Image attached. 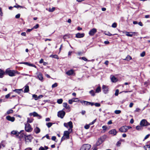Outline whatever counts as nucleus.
<instances>
[{
    "label": "nucleus",
    "mask_w": 150,
    "mask_h": 150,
    "mask_svg": "<svg viewBox=\"0 0 150 150\" xmlns=\"http://www.w3.org/2000/svg\"><path fill=\"white\" fill-rule=\"evenodd\" d=\"M94 103H91L89 102L88 105H91V106H93L94 105Z\"/></svg>",
    "instance_id": "nucleus-62"
},
{
    "label": "nucleus",
    "mask_w": 150,
    "mask_h": 150,
    "mask_svg": "<svg viewBox=\"0 0 150 150\" xmlns=\"http://www.w3.org/2000/svg\"><path fill=\"white\" fill-rule=\"evenodd\" d=\"M123 33H125L126 35L128 36L132 37L133 34H135V33L134 32H123Z\"/></svg>",
    "instance_id": "nucleus-12"
},
{
    "label": "nucleus",
    "mask_w": 150,
    "mask_h": 150,
    "mask_svg": "<svg viewBox=\"0 0 150 150\" xmlns=\"http://www.w3.org/2000/svg\"><path fill=\"white\" fill-rule=\"evenodd\" d=\"M11 134L15 135L16 136H18L19 135V133L16 131L13 130L11 132Z\"/></svg>",
    "instance_id": "nucleus-23"
},
{
    "label": "nucleus",
    "mask_w": 150,
    "mask_h": 150,
    "mask_svg": "<svg viewBox=\"0 0 150 150\" xmlns=\"http://www.w3.org/2000/svg\"><path fill=\"white\" fill-rule=\"evenodd\" d=\"M94 105L96 107H100V104L98 103H94Z\"/></svg>",
    "instance_id": "nucleus-45"
},
{
    "label": "nucleus",
    "mask_w": 150,
    "mask_h": 150,
    "mask_svg": "<svg viewBox=\"0 0 150 150\" xmlns=\"http://www.w3.org/2000/svg\"><path fill=\"white\" fill-rule=\"evenodd\" d=\"M105 35H108V36H110L112 35L109 32H105Z\"/></svg>",
    "instance_id": "nucleus-36"
},
{
    "label": "nucleus",
    "mask_w": 150,
    "mask_h": 150,
    "mask_svg": "<svg viewBox=\"0 0 150 150\" xmlns=\"http://www.w3.org/2000/svg\"><path fill=\"white\" fill-rule=\"evenodd\" d=\"M38 78L41 81H42L43 80V77L42 74L41 73H39L37 76Z\"/></svg>",
    "instance_id": "nucleus-18"
},
{
    "label": "nucleus",
    "mask_w": 150,
    "mask_h": 150,
    "mask_svg": "<svg viewBox=\"0 0 150 150\" xmlns=\"http://www.w3.org/2000/svg\"><path fill=\"white\" fill-rule=\"evenodd\" d=\"M65 112L63 111H60L58 112V116L61 118H63L65 115Z\"/></svg>",
    "instance_id": "nucleus-9"
},
{
    "label": "nucleus",
    "mask_w": 150,
    "mask_h": 150,
    "mask_svg": "<svg viewBox=\"0 0 150 150\" xmlns=\"http://www.w3.org/2000/svg\"><path fill=\"white\" fill-rule=\"evenodd\" d=\"M140 125L141 126H146L148 125H150V123L148 122L145 119H143L141 121Z\"/></svg>",
    "instance_id": "nucleus-6"
},
{
    "label": "nucleus",
    "mask_w": 150,
    "mask_h": 150,
    "mask_svg": "<svg viewBox=\"0 0 150 150\" xmlns=\"http://www.w3.org/2000/svg\"><path fill=\"white\" fill-rule=\"evenodd\" d=\"M149 134H148V135H146L144 137V140H145V139H147L149 137Z\"/></svg>",
    "instance_id": "nucleus-61"
},
{
    "label": "nucleus",
    "mask_w": 150,
    "mask_h": 150,
    "mask_svg": "<svg viewBox=\"0 0 150 150\" xmlns=\"http://www.w3.org/2000/svg\"><path fill=\"white\" fill-rule=\"evenodd\" d=\"M55 9V8L53 7L51 9L50 8L49 9V11L50 12H53L54 10Z\"/></svg>",
    "instance_id": "nucleus-46"
},
{
    "label": "nucleus",
    "mask_w": 150,
    "mask_h": 150,
    "mask_svg": "<svg viewBox=\"0 0 150 150\" xmlns=\"http://www.w3.org/2000/svg\"><path fill=\"white\" fill-rule=\"evenodd\" d=\"M74 73V71L73 69H71L67 71L66 74L68 76L72 75Z\"/></svg>",
    "instance_id": "nucleus-19"
},
{
    "label": "nucleus",
    "mask_w": 150,
    "mask_h": 150,
    "mask_svg": "<svg viewBox=\"0 0 150 150\" xmlns=\"http://www.w3.org/2000/svg\"><path fill=\"white\" fill-rule=\"evenodd\" d=\"M138 24L140 26H142L143 25L142 24V23L141 22H140L138 23Z\"/></svg>",
    "instance_id": "nucleus-64"
},
{
    "label": "nucleus",
    "mask_w": 150,
    "mask_h": 150,
    "mask_svg": "<svg viewBox=\"0 0 150 150\" xmlns=\"http://www.w3.org/2000/svg\"><path fill=\"white\" fill-rule=\"evenodd\" d=\"M97 146H96H96H94L93 148V150H97L98 148L97 147Z\"/></svg>",
    "instance_id": "nucleus-51"
},
{
    "label": "nucleus",
    "mask_w": 150,
    "mask_h": 150,
    "mask_svg": "<svg viewBox=\"0 0 150 150\" xmlns=\"http://www.w3.org/2000/svg\"><path fill=\"white\" fill-rule=\"evenodd\" d=\"M32 139V137L31 135H26L25 137V143L26 144L27 142H31Z\"/></svg>",
    "instance_id": "nucleus-8"
},
{
    "label": "nucleus",
    "mask_w": 150,
    "mask_h": 150,
    "mask_svg": "<svg viewBox=\"0 0 150 150\" xmlns=\"http://www.w3.org/2000/svg\"><path fill=\"white\" fill-rule=\"evenodd\" d=\"M24 93H28L29 91V86L26 85L24 87Z\"/></svg>",
    "instance_id": "nucleus-20"
},
{
    "label": "nucleus",
    "mask_w": 150,
    "mask_h": 150,
    "mask_svg": "<svg viewBox=\"0 0 150 150\" xmlns=\"http://www.w3.org/2000/svg\"><path fill=\"white\" fill-rule=\"evenodd\" d=\"M145 52L144 51L140 54V56L141 57H144L145 55Z\"/></svg>",
    "instance_id": "nucleus-43"
},
{
    "label": "nucleus",
    "mask_w": 150,
    "mask_h": 150,
    "mask_svg": "<svg viewBox=\"0 0 150 150\" xmlns=\"http://www.w3.org/2000/svg\"><path fill=\"white\" fill-rule=\"evenodd\" d=\"M33 119H30L29 118H28L27 122L28 123H32L33 122Z\"/></svg>",
    "instance_id": "nucleus-34"
},
{
    "label": "nucleus",
    "mask_w": 150,
    "mask_h": 150,
    "mask_svg": "<svg viewBox=\"0 0 150 150\" xmlns=\"http://www.w3.org/2000/svg\"><path fill=\"white\" fill-rule=\"evenodd\" d=\"M117 26V23H114L112 24V27L113 28H115Z\"/></svg>",
    "instance_id": "nucleus-42"
},
{
    "label": "nucleus",
    "mask_w": 150,
    "mask_h": 150,
    "mask_svg": "<svg viewBox=\"0 0 150 150\" xmlns=\"http://www.w3.org/2000/svg\"><path fill=\"white\" fill-rule=\"evenodd\" d=\"M14 7H15V8H19V7H21L22 8H23V7L22 6H20V5H17V6H13Z\"/></svg>",
    "instance_id": "nucleus-48"
},
{
    "label": "nucleus",
    "mask_w": 150,
    "mask_h": 150,
    "mask_svg": "<svg viewBox=\"0 0 150 150\" xmlns=\"http://www.w3.org/2000/svg\"><path fill=\"white\" fill-rule=\"evenodd\" d=\"M132 59V57L129 55H127L125 59H123L124 60H127V61H129Z\"/></svg>",
    "instance_id": "nucleus-28"
},
{
    "label": "nucleus",
    "mask_w": 150,
    "mask_h": 150,
    "mask_svg": "<svg viewBox=\"0 0 150 150\" xmlns=\"http://www.w3.org/2000/svg\"><path fill=\"white\" fill-rule=\"evenodd\" d=\"M30 115H33L34 116H39L40 117V118L41 117L35 112H34L33 113H30Z\"/></svg>",
    "instance_id": "nucleus-24"
},
{
    "label": "nucleus",
    "mask_w": 150,
    "mask_h": 150,
    "mask_svg": "<svg viewBox=\"0 0 150 150\" xmlns=\"http://www.w3.org/2000/svg\"><path fill=\"white\" fill-rule=\"evenodd\" d=\"M102 143V140L101 139H98L96 145V146H98Z\"/></svg>",
    "instance_id": "nucleus-22"
},
{
    "label": "nucleus",
    "mask_w": 150,
    "mask_h": 150,
    "mask_svg": "<svg viewBox=\"0 0 150 150\" xmlns=\"http://www.w3.org/2000/svg\"><path fill=\"white\" fill-rule=\"evenodd\" d=\"M84 36V34L78 33L76 34V37L77 38H82Z\"/></svg>",
    "instance_id": "nucleus-13"
},
{
    "label": "nucleus",
    "mask_w": 150,
    "mask_h": 150,
    "mask_svg": "<svg viewBox=\"0 0 150 150\" xmlns=\"http://www.w3.org/2000/svg\"><path fill=\"white\" fill-rule=\"evenodd\" d=\"M114 112L115 114H120L121 112V111L120 110H115Z\"/></svg>",
    "instance_id": "nucleus-38"
},
{
    "label": "nucleus",
    "mask_w": 150,
    "mask_h": 150,
    "mask_svg": "<svg viewBox=\"0 0 150 150\" xmlns=\"http://www.w3.org/2000/svg\"><path fill=\"white\" fill-rule=\"evenodd\" d=\"M119 131L122 132H126L127 131V126H124L121 127L119 129Z\"/></svg>",
    "instance_id": "nucleus-10"
},
{
    "label": "nucleus",
    "mask_w": 150,
    "mask_h": 150,
    "mask_svg": "<svg viewBox=\"0 0 150 150\" xmlns=\"http://www.w3.org/2000/svg\"><path fill=\"white\" fill-rule=\"evenodd\" d=\"M13 112V110L12 109H10L8 110L7 112V114H9L10 113H11Z\"/></svg>",
    "instance_id": "nucleus-41"
},
{
    "label": "nucleus",
    "mask_w": 150,
    "mask_h": 150,
    "mask_svg": "<svg viewBox=\"0 0 150 150\" xmlns=\"http://www.w3.org/2000/svg\"><path fill=\"white\" fill-rule=\"evenodd\" d=\"M34 130V131L35 132V133L36 134L40 132V129L38 127H36L35 128Z\"/></svg>",
    "instance_id": "nucleus-25"
},
{
    "label": "nucleus",
    "mask_w": 150,
    "mask_h": 150,
    "mask_svg": "<svg viewBox=\"0 0 150 150\" xmlns=\"http://www.w3.org/2000/svg\"><path fill=\"white\" fill-rule=\"evenodd\" d=\"M50 57L54 58L57 59H59V57L57 55L55 54V55H52V54L50 56Z\"/></svg>",
    "instance_id": "nucleus-33"
},
{
    "label": "nucleus",
    "mask_w": 150,
    "mask_h": 150,
    "mask_svg": "<svg viewBox=\"0 0 150 150\" xmlns=\"http://www.w3.org/2000/svg\"><path fill=\"white\" fill-rule=\"evenodd\" d=\"M91 147V145L89 144H84L81 146L80 150H89Z\"/></svg>",
    "instance_id": "nucleus-5"
},
{
    "label": "nucleus",
    "mask_w": 150,
    "mask_h": 150,
    "mask_svg": "<svg viewBox=\"0 0 150 150\" xmlns=\"http://www.w3.org/2000/svg\"><path fill=\"white\" fill-rule=\"evenodd\" d=\"M57 83H55L54 84H53L52 86V88H54L57 86Z\"/></svg>",
    "instance_id": "nucleus-47"
},
{
    "label": "nucleus",
    "mask_w": 150,
    "mask_h": 150,
    "mask_svg": "<svg viewBox=\"0 0 150 150\" xmlns=\"http://www.w3.org/2000/svg\"><path fill=\"white\" fill-rule=\"evenodd\" d=\"M5 72L6 74L10 76H15V70H11L9 69H6Z\"/></svg>",
    "instance_id": "nucleus-1"
},
{
    "label": "nucleus",
    "mask_w": 150,
    "mask_h": 150,
    "mask_svg": "<svg viewBox=\"0 0 150 150\" xmlns=\"http://www.w3.org/2000/svg\"><path fill=\"white\" fill-rule=\"evenodd\" d=\"M144 148L146 150H150V145H147L144 146Z\"/></svg>",
    "instance_id": "nucleus-32"
},
{
    "label": "nucleus",
    "mask_w": 150,
    "mask_h": 150,
    "mask_svg": "<svg viewBox=\"0 0 150 150\" xmlns=\"http://www.w3.org/2000/svg\"><path fill=\"white\" fill-rule=\"evenodd\" d=\"M102 89L104 93L105 94L108 93L109 89L108 86L103 85L102 87Z\"/></svg>",
    "instance_id": "nucleus-7"
},
{
    "label": "nucleus",
    "mask_w": 150,
    "mask_h": 150,
    "mask_svg": "<svg viewBox=\"0 0 150 150\" xmlns=\"http://www.w3.org/2000/svg\"><path fill=\"white\" fill-rule=\"evenodd\" d=\"M20 14L18 13L16 16L15 17L16 18H20Z\"/></svg>",
    "instance_id": "nucleus-50"
},
{
    "label": "nucleus",
    "mask_w": 150,
    "mask_h": 150,
    "mask_svg": "<svg viewBox=\"0 0 150 150\" xmlns=\"http://www.w3.org/2000/svg\"><path fill=\"white\" fill-rule=\"evenodd\" d=\"M111 80L113 82H116L117 81V79L114 76H112L111 78Z\"/></svg>",
    "instance_id": "nucleus-21"
},
{
    "label": "nucleus",
    "mask_w": 150,
    "mask_h": 150,
    "mask_svg": "<svg viewBox=\"0 0 150 150\" xmlns=\"http://www.w3.org/2000/svg\"><path fill=\"white\" fill-rule=\"evenodd\" d=\"M28 66H29L33 67L36 68V66L35 65L30 63H28Z\"/></svg>",
    "instance_id": "nucleus-39"
},
{
    "label": "nucleus",
    "mask_w": 150,
    "mask_h": 150,
    "mask_svg": "<svg viewBox=\"0 0 150 150\" xmlns=\"http://www.w3.org/2000/svg\"><path fill=\"white\" fill-rule=\"evenodd\" d=\"M21 35L22 36H26V33L25 32H23L21 33Z\"/></svg>",
    "instance_id": "nucleus-57"
},
{
    "label": "nucleus",
    "mask_w": 150,
    "mask_h": 150,
    "mask_svg": "<svg viewBox=\"0 0 150 150\" xmlns=\"http://www.w3.org/2000/svg\"><path fill=\"white\" fill-rule=\"evenodd\" d=\"M96 122V120H94L92 122H91L89 123L90 125H91L93 124Z\"/></svg>",
    "instance_id": "nucleus-55"
},
{
    "label": "nucleus",
    "mask_w": 150,
    "mask_h": 150,
    "mask_svg": "<svg viewBox=\"0 0 150 150\" xmlns=\"http://www.w3.org/2000/svg\"><path fill=\"white\" fill-rule=\"evenodd\" d=\"M7 119L9 121H10L12 122H13L15 120V118L13 117H11L10 116H8L6 117Z\"/></svg>",
    "instance_id": "nucleus-17"
},
{
    "label": "nucleus",
    "mask_w": 150,
    "mask_h": 150,
    "mask_svg": "<svg viewBox=\"0 0 150 150\" xmlns=\"http://www.w3.org/2000/svg\"><path fill=\"white\" fill-rule=\"evenodd\" d=\"M90 125H89V124L87 125L84 126V128L86 129H88L90 127Z\"/></svg>",
    "instance_id": "nucleus-44"
},
{
    "label": "nucleus",
    "mask_w": 150,
    "mask_h": 150,
    "mask_svg": "<svg viewBox=\"0 0 150 150\" xmlns=\"http://www.w3.org/2000/svg\"><path fill=\"white\" fill-rule=\"evenodd\" d=\"M52 123L51 122H48L46 124V125L48 128H50L52 126Z\"/></svg>",
    "instance_id": "nucleus-37"
},
{
    "label": "nucleus",
    "mask_w": 150,
    "mask_h": 150,
    "mask_svg": "<svg viewBox=\"0 0 150 150\" xmlns=\"http://www.w3.org/2000/svg\"><path fill=\"white\" fill-rule=\"evenodd\" d=\"M39 150H45V149L44 147L41 146L39 148Z\"/></svg>",
    "instance_id": "nucleus-54"
},
{
    "label": "nucleus",
    "mask_w": 150,
    "mask_h": 150,
    "mask_svg": "<svg viewBox=\"0 0 150 150\" xmlns=\"http://www.w3.org/2000/svg\"><path fill=\"white\" fill-rule=\"evenodd\" d=\"M23 131H21L20 132H19V135L18 136L20 138H25L26 136L25 134L22 133Z\"/></svg>",
    "instance_id": "nucleus-16"
},
{
    "label": "nucleus",
    "mask_w": 150,
    "mask_h": 150,
    "mask_svg": "<svg viewBox=\"0 0 150 150\" xmlns=\"http://www.w3.org/2000/svg\"><path fill=\"white\" fill-rule=\"evenodd\" d=\"M101 89L100 86H98L96 90L95 93H99L101 91Z\"/></svg>",
    "instance_id": "nucleus-27"
},
{
    "label": "nucleus",
    "mask_w": 150,
    "mask_h": 150,
    "mask_svg": "<svg viewBox=\"0 0 150 150\" xmlns=\"http://www.w3.org/2000/svg\"><path fill=\"white\" fill-rule=\"evenodd\" d=\"M14 91L15 92V93H18V94L23 92V91L22 89H15L14 90Z\"/></svg>",
    "instance_id": "nucleus-26"
},
{
    "label": "nucleus",
    "mask_w": 150,
    "mask_h": 150,
    "mask_svg": "<svg viewBox=\"0 0 150 150\" xmlns=\"http://www.w3.org/2000/svg\"><path fill=\"white\" fill-rule=\"evenodd\" d=\"M62 99H60L57 100V102L59 104H61L62 102Z\"/></svg>",
    "instance_id": "nucleus-40"
},
{
    "label": "nucleus",
    "mask_w": 150,
    "mask_h": 150,
    "mask_svg": "<svg viewBox=\"0 0 150 150\" xmlns=\"http://www.w3.org/2000/svg\"><path fill=\"white\" fill-rule=\"evenodd\" d=\"M121 144V142L120 141L118 142L117 143V146H120V144Z\"/></svg>",
    "instance_id": "nucleus-63"
},
{
    "label": "nucleus",
    "mask_w": 150,
    "mask_h": 150,
    "mask_svg": "<svg viewBox=\"0 0 150 150\" xmlns=\"http://www.w3.org/2000/svg\"><path fill=\"white\" fill-rule=\"evenodd\" d=\"M38 27H39V25L38 24H37L33 27V28H34V29H37Z\"/></svg>",
    "instance_id": "nucleus-52"
},
{
    "label": "nucleus",
    "mask_w": 150,
    "mask_h": 150,
    "mask_svg": "<svg viewBox=\"0 0 150 150\" xmlns=\"http://www.w3.org/2000/svg\"><path fill=\"white\" fill-rule=\"evenodd\" d=\"M65 131L64 132V136L62 138V140H65V139H69V134H70V132H71V131Z\"/></svg>",
    "instance_id": "nucleus-2"
},
{
    "label": "nucleus",
    "mask_w": 150,
    "mask_h": 150,
    "mask_svg": "<svg viewBox=\"0 0 150 150\" xmlns=\"http://www.w3.org/2000/svg\"><path fill=\"white\" fill-rule=\"evenodd\" d=\"M64 125L65 127L68 128L69 127L70 129H69V131H71V132L72 131V128H73V125L72 122L70 121L68 123H64Z\"/></svg>",
    "instance_id": "nucleus-3"
},
{
    "label": "nucleus",
    "mask_w": 150,
    "mask_h": 150,
    "mask_svg": "<svg viewBox=\"0 0 150 150\" xmlns=\"http://www.w3.org/2000/svg\"><path fill=\"white\" fill-rule=\"evenodd\" d=\"M42 97L43 96L42 95H40L38 96L36 94H33V97L36 100L42 98Z\"/></svg>",
    "instance_id": "nucleus-14"
},
{
    "label": "nucleus",
    "mask_w": 150,
    "mask_h": 150,
    "mask_svg": "<svg viewBox=\"0 0 150 150\" xmlns=\"http://www.w3.org/2000/svg\"><path fill=\"white\" fill-rule=\"evenodd\" d=\"M81 103L83 105H88L89 102L84 101V100H82L81 101Z\"/></svg>",
    "instance_id": "nucleus-29"
},
{
    "label": "nucleus",
    "mask_w": 150,
    "mask_h": 150,
    "mask_svg": "<svg viewBox=\"0 0 150 150\" xmlns=\"http://www.w3.org/2000/svg\"><path fill=\"white\" fill-rule=\"evenodd\" d=\"M4 74V71L2 69H0V78L3 77Z\"/></svg>",
    "instance_id": "nucleus-31"
},
{
    "label": "nucleus",
    "mask_w": 150,
    "mask_h": 150,
    "mask_svg": "<svg viewBox=\"0 0 150 150\" xmlns=\"http://www.w3.org/2000/svg\"><path fill=\"white\" fill-rule=\"evenodd\" d=\"M81 59L85 61H87L88 60V59L85 57H81Z\"/></svg>",
    "instance_id": "nucleus-49"
},
{
    "label": "nucleus",
    "mask_w": 150,
    "mask_h": 150,
    "mask_svg": "<svg viewBox=\"0 0 150 150\" xmlns=\"http://www.w3.org/2000/svg\"><path fill=\"white\" fill-rule=\"evenodd\" d=\"M56 139V137L55 136H53L51 139L52 140L55 141Z\"/></svg>",
    "instance_id": "nucleus-53"
},
{
    "label": "nucleus",
    "mask_w": 150,
    "mask_h": 150,
    "mask_svg": "<svg viewBox=\"0 0 150 150\" xmlns=\"http://www.w3.org/2000/svg\"><path fill=\"white\" fill-rule=\"evenodd\" d=\"M94 91L93 90H91L89 91V93L92 94H94Z\"/></svg>",
    "instance_id": "nucleus-58"
},
{
    "label": "nucleus",
    "mask_w": 150,
    "mask_h": 150,
    "mask_svg": "<svg viewBox=\"0 0 150 150\" xmlns=\"http://www.w3.org/2000/svg\"><path fill=\"white\" fill-rule=\"evenodd\" d=\"M63 106L67 109L69 108V106L66 103H64L63 104Z\"/></svg>",
    "instance_id": "nucleus-30"
},
{
    "label": "nucleus",
    "mask_w": 150,
    "mask_h": 150,
    "mask_svg": "<svg viewBox=\"0 0 150 150\" xmlns=\"http://www.w3.org/2000/svg\"><path fill=\"white\" fill-rule=\"evenodd\" d=\"M133 104H134L132 103H131L129 105V107L132 108L133 106Z\"/></svg>",
    "instance_id": "nucleus-60"
},
{
    "label": "nucleus",
    "mask_w": 150,
    "mask_h": 150,
    "mask_svg": "<svg viewBox=\"0 0 150 150\" xmlns=\"http://www.w3.org/2000/svg\"><path fill=\"white\" fill-rule=\"evenodd\" d=\"M97 32L96 29L93 28L89 32V34L90 35H93Z\"/></svg>",
    "instance_id": "nucleus-11"
},
{
    "label": "nucleus",
    "mask_w": 150,
    "mask_h": 150,
    "mask_svg": "<svg viewBox=\"0 0 150 150\" xmlns=\"http://www.w3.org/2000/svg\"><path fill=\"white\" fill-rule=\"evenodd\" d=\"M142 126H141L140 125V126H137L136 127V129L138 130H141L142 129Z\"/></svg>",
    "instance_id": "nucleus-35"
},
{
    "label": "nucleus",
    "mask_w": 150,
    "mask_h": 150,
    "mask_svg": "<svg viewBox=\"0 0 150 150\" xmlns=\"http://www.w3.org/2000/svg\"><path fill=\"white\" fill-rule=\"evenodd\" d=\"M33 129L29 123H27L25 124V130L28 132H31L33 130Z\"/></svg>",
    "instance_id": "nucleus-4"
},
{
    "label": "nucleus",
    "mask_w": 150,
    "mask_h": 150,
    "mask_svg": "<svg viewBox=\"0 0 150 150\" xmlns=\"http://www.w3.org/2000/svg\"><path fill=\"white\" fill-rule=\"evenodd\" d=\"M109 133L111 134H113L114 135H115L117 133V132L115 129H113L109 131Z\"/></svg>",
    "instance_id": "nucleus-15"
},
{
    "label": "nucleus",
    "mask_w": 150,
    "mask_h": 150,
    "mask_svg": "<svg viewBox=\"0 0 150 150\" xmlns=\"http://www.w3.org/2000/svg\"><path fill=\"white\" fill-rule=\"evenodd\" d=\"M102 128L103 130H105L107 128V127L106 126H103L102 127Z\"/></svg>",
    "instance_id": "nucleus-56"
},
{
    "label": "nucleus",
    "mask_w": 150,
    "mask_h": 150,
    "mask_svg": "<svg viewBox=\"0 0 150 150\" xmlns=\"http://www.w3.org/2000/svg\"><path fill=\"white\" fill-rule=\"evenodd\" d=\"M140 110V109L139 108H137L136 109V110H135V111L136 112H139Z\"/></svg>",
    "instance_id": "nucleus-59"
}]
</instances>
